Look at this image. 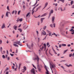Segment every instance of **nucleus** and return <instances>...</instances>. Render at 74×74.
I'll use <instances>...</instances> for the list:
<instances>
[{"label": "nucleus", "mask_w": 74, "mask_h": 74, "mask_svg": "<svg viewBox=\"0 0 74 74\" xmlns=\"http://www.w3.org/2000/svg\"><path fill=\"white\" fill-rule=\"evenodd\" d=\"M17 44L19 45L20 46H22V44L20 42V41H18L17 42H14L13 44V45L14 47H18L19 46Z\"/></svg>", "instance_id": "1"}, {"label": "nucleus", "mask_w": 74, "mask_h": 74, "mask_svg": "<svg viewBox=\"0 0 74 74\" xmlns=\"http://www.w3.org/2000/svg\"><path fill=\"white\" fill-rule=\"evenodd\" d=\"M33 60H36L37 62V64L38 66V65H39L38 64L39 62V57H38V56L37 55H36L35 56V57H34L33 58Z\"/></svg>", "instance_id": "2"}, {"label": "nucleus", "mask_w": 74, "mask_h": 74, "mask_svg": "<svg viewBox=\"0 0 74 74\" xmlns=\"http://www.w3.org/2000/svg\"><path fill=\"white\" fill-rule=\"evenodd\" d=\"M50 69L52 71V73H53V71L52 70V69L53 68V69H55V65L54 64H52L51 63L50 64Z\"/></svg>", "instance_id": "3"}, {"label": "nucleus", "mask_w": 74, "mask_h": 74, "mask_svg": "<svg viewBox=\"0 0 74 74\" xmlns=\"http://www.w3.org/2000/svg\"><path fill=\"white\" fill-rule=\"evenodd\" d=\"M45 68L47 72H46L45 73L46 74H49V71H48V69H47V66H46V65H45Z\"/></svg>", "instance_id": "4"}, {"label": "nucleus", "mask_w": 74, "mask_h": 74, "mask_svg": "<svg viewBox=\"0 0 74 74\" xmlns=\"http://www.w3.org/2000/svg\"><path fill=\"white\" fill-rule=\"evenodd\" d=\"M47 32L49 33L48 35L49 36H51V37H52V35H51V34L52 33V32H51L50 31L47 30H46Z\"/></svg>", "instance_id": "5"}, {"label": "nucleus", "mask_w": 74, "mask_h": 74, "mask_svg": "<svg viewBox=\"0 0 74 74\" xmlns=\"http://www.w3.org/2000/svg\"><path fill=\"white\" fill-rule=\"evenodd\" d=\"M35 70L33 68L31 70V72L32 74H35Z\"/></svg>", "instance_id": "6"}, {"label": "nucleus", "mask_w": 74, "mask_h": 74, "mask_svg": "<svg viewBox=\"0 0 74 74\" xmlns=\"http://www.w3.org/2000/svg\"><path fill=\"white\" fill-rule=\"evenodd\" d=\"M23 69H22V72L23 73H24L26 70L27 68L25 66H24L23 67Z\"/></svg>", "instance_id": "7"}, {"label": "nucleus", "mask_w": 74, "mask_h": 74, "mask_svg": "<svg viewBox=\"0 0 74 74\" xmlns=\"http://www.w3.org/2000/svg\"><path fill=\"white\" fill-rule=\"evenodd\" d=\"M43 32H42L41 34V36H42V35L45 36V35H46V32L44 30H43Z\"/></svg>", "instance_id": "8"}, {"label": "nucleus", "mask_w": 74, "mask_h": 74, "mask_svg": "<svg viewBox=\"0 0 74 74\" xmlns=\"http://www.w3.org/2000/svg\"><path fill=\"white\" fill-rule=\"evenodd\" d=\"M37 67L38 68V71H39V72H41V69L40 67V66H39V65L37 66Z\"/></svg>", "instance_id": "9"}, {"label": "nucleus", "mask_w": 74, "mask_h": 74, "mask_svg": "<svg viewBox=\"0 0 74 74\" xmlns=\"http://www.w3.org/2000/svg\"><path fill=\"white\" fill-rule=\"evenodd\" d=\"M55 17L54 16H53L52 18V22L53 23L54 22V20H55Z\"/></svg>", "instance_id": "10"}, {"label": "nucleus", "mask_w": 74, "mask_h": 74, "mask_svg": "<svg viewBox=\"0 0 74 74\" xmlns=\"http://www.w3.org/2000/svg\"><path fill=\"white\" fill-rule=\"evenodd\" d=\"M4 27H5V24L4 23H3V24L2 25V26L1 29H4Z\"/></svg>", "instance_id": "11"}, {"label": "nucleus", "mask_w": 74, "mask_h": 74, "mask_svg": "<svg viewBox=\"0 0 74 74\" xmlns=\"http://www.w3.org/2000/svg\"><path fill=\"white\" fill-rule=\"evenodd\" d=\"M47 14H48V13H45L44 14H43V15H42L41 16V17H43L44 16H46V15H47Z\"/></svg>", "instance_id": "12"}, {"label": "nucleus", "mask_w": 74, "mask_h": 74, "mask_svg": "<svg viewBox=\"0 0 74 74\" xmlns=\"http://www.w3.org/2000/svg\"><path fill=\"white\" fill-rule=\"evenodd\" d=\"M17 26H15V25H14V26L13 27V28H14V30H17Z\"/></svg>", "instance_id": "13"}, {"label": "nucleus", "mask_w": 74, "mask_h": 74, "mask_svg": "<svg viewBox=\"0 0 74 74\" xmlns=\"http://www.w3.org/2000/svg\"><path fill=\"white\" fill-rule=\"evenodd\" d=\"M30 15V13L28 12L27 13V14L26 15V17H27L28 16H29Z\"/></svg>", "instance_id": "14"}, {"label": "nucleus", "mask_w": 74, "mask_h": 74, "mask_svg": "<svg viewBox=\"0 0 74 74\" xmlns=\"http://www.w3.org/2000/svg\"><path fill=\"white\" fill-rule=\"evenodd\" d=\"M48 5V2H46L45 4V6L46 7H47Z\"/></svg>", "instance_id": "15"}, {"label": "nucleus", "mask_w": 74, "mask_h": 74, "mask_svg": "<svg viewBox=\"0 0 74 74\" xmlns=\"http://www.w3.org/2000/svg\"><path fill=\"white\" fill-rule=\"evenodd\" d=\"M8 13H9L10 14H11V13H10V12H7L6 13V15L7 16V17H8Z\"/></svg>", "instance_id": "16"}, {"label": "nucleus", "mask_w": 74, "mask_h": 74, "mask_svg": "<svg viewBox=\"0 0 74 74\" xmlns=\"http://www.w3.org/2000/svg\"><path fill=\"white\" fill-rule=\"evenodd\" d=\"M65 65H66V66H67V67H70V66H71V67H72V66H73L72 65H71V64H69V65H68L66 64H65Z\"/></svg>", "instance_id": "17"}, {"label": "nucleus", "mask_w": 74, "mask_h": 74, "mask_svg": "<svg viewBox=\"0 0 74 74\" xmlns=\"http://www.w3.org/2000/svg\"><path fill=\"white\" fill-rule=\"evenodd\" d=\"M49 42H47V46H48V48H49V47H50V45H49Z\"/></svg>", "instance_id": "18"}, {"label": "nucleus", "mask_w": 74, "mask_h": 74, "mask_svg": "<svg viewBox=\"0 0 74 74\" xmlns=\"http://www.w3.org/2000/svg\"><path fill=\"white\" fill-rule=\"evenodd\" d=\"M41 6H40L38 8H37L36 9V11L35 12H36L37 11H38V9H40V8H41Z\"/></svg>", "instance_id": "19"}, {"label": "nucleus", "mask_w": 74, "mask_h": 74, "mask_svg": "<svg viewBox=\"0 0 74 74\" xmlns=\"http://www.w3.org/2000/svg\"><path fill=\"white\" fill-rule=\"evenodd\" d=\"M43 45L44 46V48H45V50L44 51H45V49H46V47H47V46L46 45V44H44Z\"/></svg>", "instance_id": "20"}, {"label": "nucleus", "mask_w": 74, "mask_h": 74, "mask_svg": "<svg viewBox=\"0 0 74 74\" xmlns=\"http://www.w3.org/2000/svg\"><path fill=\"white\" fill-rule=\"evenodd\" d=\"M45 19V18H41V23H42V22H43V20Z\"/></svg>", "instance_id": "21"}, {"label": "nucleus", "mask_w": 74, "mask_h": 74, "mask_svg": "<svg viewBox=\"0 0 74 74\" xmlns=\"http://www.w3.org/2000/svg\"><path fill=\"white\" fill-rule=\"evenodd\" d=\"M58 10H60L61 11H63V10L62 9V7H60L58 9Z\"/></svg>", "instance_id": "22"}, {"label": "nucleus", "mask_w": 74, "mask_h": 74, "mask_svg": "<svg viewBox=\"0 0 74 74\" xmlns=\"http://www.w3.org/2000/svg\"><path fill=\"white\" fill-rule=\"evenodd\" d=\"M68 51V49H67L66 50H64V52H63V54H64V53H66V52H67V51Z\"/></svg>", "instance_id": "23"}, {"label": "nucleus", "mask_w": 74, "mask_h": 74, "mask_svg": "<svg viewBox=\"0 0 74 74\" xmlns=\"http://www.w3.org/2000/svg\"><path fill=\"white\" fill-rule=\"evenodd\" d=\"M53 12V10H51L50 11V14H51H51H52Z\"/></svg>", "instance_id": "24"}, {"label": "nucleus", "mask_w": 74, "mask_h": 74, "mask_svg": "<svg viewBox=\"0 0 74 74\" xmlns=\"http://www.w3.org/2000/svg\"><path fill=\"white\" fill-rule=\"evenodd\" d=\"M26 45H27V47L29 48V49H30L31 48L30 47V46L28 45V44H26Z\"/></svg>", "instance_id": "25"}, {"label": "nucleus", "mask_w": 74, "mask_h": 74, "mask_svg": "<svg viewBox=\"0 0 74 74\" xmlns=\"http://www.w3.org/2000/svg\"><path fill=\"white\" fill-rule=\"evenodd\" d=\"M74 3V2L73 1H72L71 2V5H72Z\"/></svg>", "instance_id": "26"}, {"label": "nucleus", "mask_w": 74, "mask_h": 74, "mask_svg": "<svg viewBox=\"0 0 74 74\" xmlns=\"http://www.w3.org/2000/svg\"><path fill=\"white\" fill-rule=\"evenodd\" d=\"M21 64H19L18 69L19 70V69L20 68L21 66Z\"/></svg>", "instance_id": "27"}, {"label": "nucleus", "mask_w": 74, "mask_h": 74, "mask_svg": "<svg viewBox=\"0 0 74 74\" xmlns=\"http://www.w3.org/2000/svg\"><path fill=\"white\" fill-rule=\"evenodd\" d=\"M16 68L14 69V71H16V69H17V68H18V65H16Z\"/></svg>", "instance_id": "28"}, {"label": "nucleus", "mask_w": 74, "mask_h": 74, "mask_svg": "<svg viewBox=\"0 0 74 74\" xmlns=\"http://www.w3.org/2000/svg\"><path fill=\"white\" fill-rule=\"evenodd\" d=\"M69 31H70V32H74V30L73 29H71V30H70Z\"/></svg>", "instance_id": "29"}, {"label": "nucleus", "mask_w": 74, "mask_h": 74, "mask_svg": "<svg viewBox=\"0 0 74 74\" xmlns=\"http://www.w3.org/2000/svg\"><path fill=\"white\" fill-rule=\"evenodd\" d=\"M59 1H62L63 3H64V0H58Z\"/></svg>", "instance_id": "30"}, {"label": "nucleus", "mask_w": 74, "mask_h": 74, "mask_svg": "<svg viewBox=\"0 0 74 74\" xmlns=\"http://www.w3.org/2000/svg\"><path fill=\"white\" fill-rule=\"evenodd\" d=\"M18 30H19V31H20V32L21 33V32H22V30L21 29H18Z\"/></svg>", "instance_id": "31"}, {"label": "nucleus", "mask_w": 74, "mask_h": 74, "mask_svg": "<svg viewBox=\"0 0 74 74\" xmlns=\"http://www.w3.org/2000/svg\"><path fill=\"white\" fill-rule=\"evenodd\" d=\"M2 58H3V59H5V56H4V55H3L2 56Z\"/></svg>", "instance_id": "32"}, {"label": "nucleus", "mask_w": 74, "mask_h": 74, "mask_svg": "<svg viewBox=\"0 0 74 74\" xmlns=\"http://www.w3.org/2000/svg\"><path fill=\"white\" fill-rule=\"evenodd\" d=\"M27 27H26V25L24 26L23 27V28L25 29H27Z\"/></svg>", "instance_id": "33"}, {"label": "nucleus", "mask_w": 74, "mask_h": 74, "mask_svg": "<svg viewBox=\"0 0 74 74\" xmlns=\"http://www.w3.org/2000/svg\"><path fill=\"white\" fill-rule=\"evenodd\" d=\"M52 49L53 51V52H54V53H55V54H57V53H56V52H55V51L54 50V49H53V48H52Z\"/></svg>", "instance_id": "34"}, {"label": "nucleus", "mask_w": 74, "mask_h": 74, "mask_svg": "<svg viewBox=\"0 0 74 74\" xmlns=\"http://www.w3.org/2000/svg\"><path fill=\"white\" fill-rule=\"evenodd\" d=\"M44 46H42V47H41L40 48V49L41 50H42L43 49H44Z\"/></svg>", "instance_id": "35"}, {"label": "nucleus", "mask_w": 74, "mask_h": 74, "mask_svg": "<svg viewBox=\"0 0 74 74\" xmlns=\"http://www.w3.org/2000/svg\"><path fill=\"white\" fill-rule=\"evenodd\" d=\"M62 47H65L66 46V45L65 44H62Z\"/></svg>", "instance_id": "36"}, {"label": "nucleus", "mask_w": 74, "mask_h": 74, "mask_svg": "<svg viewBox=\"0 0 74 74\" xmlns=\"http://www.w3.org/2000/svg\"><path fill=\"white\" fill-rule=\"evenodd\" d=\"M10 57H7V60H10Z\"/></svg>", "instance_id": "37"}, {"label": "nucleus", "mask_w": 74, "mask_h": 74, "mask_svg": "<svg viewBox=\"0 0 74 74\" xmlns=\"http://www.w3.org/2000/svg\"><path fill=\"white\" fill-rule=\"evenodd\" d=\"M57 48H56V49L58 51H59V49H58V47L57 45L55 46Z\"/></svg>", "instance_id": "38"}, {"label": "nucleus", "mask_w": 74, "mask_h": 74, "mask_svg": "<svg viewBox=\"0 0 74 74\" xmlns=\"http://www.w3.org/2000/svg\"><path fill=\"white\" fill-rule=\"evenodd\" d=\"M38 2V1H37V0H36V3L34 5V6H35V5H36V4H37Z\"/></svg>", "instance_id": "39"}, {"label": "nucleus", "mask_w": 74, "mask_h": 74, "mask_svg": "<svg viewBox=\"0 0 74 74\" xmlns=\"http://www.w3.org/2000/svg\"><path fill=\"white\" fill-rule=\"evenodd\" d=\"M47 35H48V34L46 35L45 36V38H44V39H43V40H45V38H47Z\"/></svg>", "instance_id": "40"}, {"label": "nucleus", "mask_w": 74, "mask_h": 74, "mask_svg": "<svg viewBox=\"0 0 74 74\" xmlns=\"http://www.w3.org/2000/svg\"><path fill=\"white\" fill-rule=\"evenodd\" d=\"M3 53L2 52H1L2 53V54H4V53H5V52L4 51H3Z\"/></svg>", "instance_id": "41"}, {"label": "nucleus", "mask_w": 74, "mask_h": 74, "mask_svg": "<svg viewBox=\"0 0 74 74\" xmlns=\"http://www.w3.org/2000/svg\"><path fill=\"white\" fill-rule=\"evenodd\" d=\"M1 44H2V40L0 39V45Z\"/></svg>", "instance_id": "42"}, {"label": "nucleus", "mask_w": 74, "mask_h": 74, "mask_svg": "<svg viewBox=\"0 0 74 74\" xmlns=\"http://www.w3.org/2000/svg\"><path fill=\"white\" fill-rule=\"evenodd\" d=\"M53 35H54V36H55L56 37H57V35H56V34L55 33L53 32Z\"/></svg>", "instance_id": "43"}, {"label": "nucleus", "mask_w": 74, "mask_h": 74, "mask_svg": "<svg viewBox=\"0 0 74 74\" xmlns=\"http://www.w3.org/2000/svg\"><path fill=\"white\" fill-rule=\"evenodd\" d=\"M72 56V53L69 54V57H71Z\"/></svg>", "instance_id": "44"}, {"label": "nucleus", "mask_w": 74, "mask_h": 74, "mask_svg": "<svg viewBox=\"0 0 74 74\" xmlns=\"http://www.w3.org/2000/svg\"><path fill=\"white\" fill-rule=\"evenodd\" d=\"M23 19L22 18H20L19 19V21H20V22H22V20H23Z\"/></svg>", "instance_id": "45"}, {"label": "nucleus", "mask_w": 74, "mask_h": 74, "mask_svg": "<svg viewBox=\"0 0 74 74\" xmlns=\"http://www.w3.org/2000/svg\"><path fill=\"white\" fill-rule=\"evenodd\" d=\"M7 9L8 10H10V9L9 8V6H7Z\"/></svg>", "instance_id": "46"}, {"label": "nucleus", "mask_w": 74, "mask_h": 74, "mask_svg": "<svg viewBox=\"0 0 74 74\" xmlns=\"http://www.w3.org/2000/svg\"><path fill=\"white\" fill-rule=\"evenodd\" d=\"M46 27H47V26H44V27H43L44 30H45V29H46Z\"/></svg>", "instance_id": "47"}, {"label": "nucleus", "mask_w": 74, "mask_h": 74, "mask_svg": "<svg viewBox=\"0 0 74 74\" xmlns=\"http://www.w3.org/2000/svg\"><path fill=\"white\" fill-rule=\"evenodd\" d=\"M36 34H37V36H38V31H36Z\"/></svg>", "instance_id": "48"}, {"label": "nucleus", "mask_w": 74, "mask_h": 74, "mask_svg": "<svg viewBox=\"0 0 74 74\" xmlns=\"http://www.w3.org/2000/svg\"><path fill=\"white\" fill-rule=\"evenodd\" d=\"M17 13V11L16 10L15 11V15H16V14Z\"/></svg>", "instance_id": "49"}, {"label": "nucleus", "mask_w": 74, "mask_h": 74, "mask_svg": "<svg viewBox=\"0 0 74 74\" xmlns=\"http://www.w3.org/2000/svg\"><path fill=\"white\" fill-rule=\"evenodd\" d=\"M14 12H15V10H14L12 12V14H14Z\"/></svg>", "instance_id": "50"}, {"label": "nucleus", "mask_w": 74, "mask_h": 74, "mask_svg": "<svg viewBox=\"0 0 74 74\" xmlns=\"http://www.w3.org/2000/svg\"><path fill=\"white\" fill-rule=\"evenodd\" d=\"M10 55H11V56H13L14 55V54H11V53H10Z\"/></svg>", "instance_id": "51"}, {"label": "nucleus", "mask_w": 74, "mask_h": 74, "mask_svg": "<svg viewBox=\"0 0 74 74\" xmlns=\"http://www.w3.org/2000/svg\"><path fill=\"white\" fill-rule=\"evenodd\" d=\"M2 47H1V48H0V50L1 52H2Z\"/></svg>", "instance_id": "52"}, {"label": "nucleus", "mask_w": 74, "mask_h": 74, "mask_svg": "<svg viewBox=\"0 0 74 74\" xmlns=\"http://www.w3.org/2000/svg\"><path fill=\"white\" fill-rule=\"evenodd\" d=\"M50 27H52L53 26V25L52 24H51L50 25Z\"/></svg>", "instance_id": "53"}, {"label": "nucleus", "mask_w": 74, "mask_h": 74, "mask_svg": "<svg viewBox=\"0 0 74 74\" xmlns=\"http://www.w3.org/2000/svg\"><path fill=\"white\" fill-rule=\"evenodd\" d=\"M51 14H49V15L48 16V18L49 19V18H50V16H51Z\"/></svg>", "instance_id": "54"}, {"label": "nucleus", "mask_w": 74, "mask_h": 74, "mask_svg": "<svg viewBox=\"0 0 74 74\" xmlns=\"http://www.w3.org/2000/svg\"><path fill=\"white\" fill-rule=\"evenodd\" d=\"M34 10L33 11L32 10V15H33V14L34 13Z\"/></svg>", "instance_id": "55"}, {"label": "nucleus", "mask_w": 74, "mask_h": 74, "mask_svg": "<svg viewBox=\"0 0 74 74\" xmlns=\"http://www.w3.org/2000/svg\"><path fill=\"white\" fill-rule=\"evenodd\" d=\"M8 57V55L6 54L5 55V58H7V57Z\"/></svg>", "instance_id": "56"}, {"label": "nucleus", "mask_w": 74, "mask_h": 74, "mask_svg": "<svg viewBox=\"0 0 74 74\" xmlns=\"http://www.w3.org/2000/svg\"><path fill=\"white\" fill-rule=\"evenodd\" d=\"M20 12H21V11H19L18 12V15H19V14H20Z\"/></svg>", "instance_id": "57"}, {"label": "nucleus", "mask_w": 74, "mask_h": 74, "mask_svg": "<svg viewBox=\"0 0 74 74\" xmlns=\"http://www.w3.org/2000/svg\"><path fill=\"white\" fill-rule=\"evenodd\" d=\"M55 25H56L55 23H54L53 24V26L54 27H55Z\"/></svg>", "instance_id": "58"}, {"label": "nucleus", "mask_w": 74, "mask_h": 74, "mask_svg": "<svg viewBox=\"0 0 74 74\" xmlns=\"http://www.w3.org/2000/svg\"><path fill=\"white\" fill-rule=\"evenodd\" d=\"M59 48H61L62 47V45H60L59 46Z\"/></svg>", "instance_id": "59"}, {"label": "nucleus", "mask_w": 74, "mask_h": 74, "mask_svg": "<svg viewBox=\"0 0 74 74\" xmlns=\"http://www.w3.org/2000/svg\"><path fill=\"white\" fill-rule=\"evenodd\" d=\"M31 47H33V43H32L31 45Z\"/></svg>", "instance_id": "60"}, {"label": "nucleus", "mask_w": 74, "mask_h": 74, "mask_svg": "<svg viewBox=\"0 0 74 74\" xmlns=\"http://www.w3.org/2000/svg\"><path fill=\"white\" fill-rule=\"evenodd\" d=\"M33 67H34V68L35 69H36V67H35V66H34V65H33Z\"/></svg>", "instance_id": "61"}, {"label": "nucleus", "mask_w": 74, "mask_h": 74, "mask_svg": "<svg viewBox=\"0 0 74 74\" xmlns=\"http://www.w3.org/2000/svg\"><path fill=\"white\" fill-rule=\"evenodd\" d=\"M23 8H24V9H25V5H23Z\"/></svg>", "instance_id": "62"}, {"label": "nucleus", "mask_w": 74, "mask_h": 74, "mask_svg": "<svg viewBox=\"0 0 74 74\" xmlns=\"http://www.w3.org/2000/svg\"><path fill=\"white\" fill-rule=\"evenodd\" d=\"M72 8H74V5H72Z\"/></svg>", "instance_id": "63"}, {"label": "nucleus", "mask_w": 74, "mask_h": 74, "mask_svg": "<svg viewBox=\"0 0 74 74\" xmlns=\"http://www.w3.org/2000/svg\"><path fill=\"white\" fill-rule=\"evenodd\" d=\"M12 69H13L14 70V69H14V66H12Z\"/></svg>", "instance_id": "64"}]
</instances>
